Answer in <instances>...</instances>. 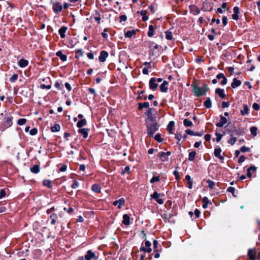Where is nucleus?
<instances>
[{"label":"nucleus","mask_w":260,"mask_h":260,"mask_svg":"<svg viewBox=\"0 0 260 260\" xmlns=\"http://www.w3.org/2000/svg\"><path fill=\"white\" fill-rule=\"evenodd\" d=\"M192 86L193 87V92L194 95L197 97L204 95L209 90V88L207 84H205L203 87H199L197 85Z\"/></svg>","instance_id":"f257e3e1"},{"label":"nucleus","mask_w":260,"mask_h":260,"mask_svg":"<svg viewBox=\"0 0 260 260\" xmlns=\"http://www.w3.org/2000/svg\"><path fill=\"white\" fill-rule=\"evenodd\" d=\"M147 134L148 136L152 137L154 133L158 129V125L155 122L147 123Z\"/></svg>","instance_id":"f03ea898"},{"label":"nucleus","mask_w":260,"mask_h":260,"mask_svg":"<svg viewBox=\"0 0 260 260\" xmlns=\"http://www.w3.org/2000/svg\"><path fill=\"white\" fill-rule=\"evenodd\" d=\"M248 256L250 260L260 259V253L257 252L255 248L249 249L248 250Z\"/></svg>","instance_id":"7ed1b4c3"},{"label":"nucleus","mask_w":260,"mask_h":260,"mask_svg":"<svg viewBox=\"0 0 260 260\" xmlns=\"http://www.w3.org/2000/svg\"><path fill=\"white\" fill-rule=\"evenodd\" d=\"M13 124L12 122V117H5L4 119V121L3 123V126L0 128V130L2 131H4L5 128H7L10 127Z\"/></svg>","instance_id":"20e7f679"},{"label":"nucleus","mask_w":260,"mask_h":260,"mask_svg":"<svg viewBox=\"0 0 260 260\" xmlns=\"http://www.w3.org/2000/svg\"><path fill=\"white\" fill-rule=\"evenodd\" d=\"M151 245V243L149 241H146L145 242V246L143 244L142 245L140 248V251H143L144 252L150 253L151 252L152 249L150 247Z\"/></svg>","instance_id":"39448f33"},{"label":"nucleus","mask_w":260,"mask_h":260,"mask_svg":"<svg viewBox=\"0 0 260 260\" xmlns=\"http://www.w3.org/2000/svg\"><path fill=\"white\" fill-rule=\"evenodd\" d=\"M171 154V152L170 151H167V152H164L160 151L158 153V156L160 158L162 161L165 162L169 160V156Z\"/></svg>","instance_id":"423d86ee"},{"label":"nucleus","mask_w":260,"mask_h":260,"mask_svg":"<svg viewBox=\"0 0 260 260\" xmlns=\"http://www.w3.org/2000/svg\"><path fill=\"white\" fill-rule=\"evenodd\" d=\"M152 111V109L149 108L145 113V114L147 116V117L146 119V122H147V123L156 121L154 117L153 116Z\"/></svg>","instance_id":"0eeeda50"},{"label":"nucleus","mask_w":260,"mask_h":260,"mask_svg":"<svg viewBox=\"0 0 260 260\" xmlns=\"http://www.w3.org/2000/svg\"><path fill=\"white\" fill-rule=\"evenodd\" d=\"M151 198L154 199L156 202L160 205H161L164 203L163 200L160 198V194L157 191H154L153 193L151 195Z\"/></svg>","instance_id":"6e6552de"},{"label":"nucleus","mask_w":260,"mask_h":260,"mask_svg":"<svg viewBox=\"0 0 260 260\" xmlns=\"http://www.w3.org/2000/svg\"><path fill=\"white\" fill-rule=\"evenodd\" d=\"M149 85L150 89L155 90L158 86V84L156 83V79L154 77L151 78L149 80Z\"/></svg>","instance_id":"1a4fd4ad"},{"label":"nucleus","mask_w":260,"mask_h":260,"mask_svg":"<svg viewBox=\"0 0 260 260\" xmlns=\"http://www.w3.org/2000/svg\"><path fill=\"white\" fill-rule=\"evenodd\" d=\"M230 134H234V136H242L245 134L244 129L240 127L238 129H235L233 131H230Z\"/></svg>","instance_id":"9d476101"},{"label":"nucleus","mask_w":260,"mask_h":260,"mask_svg":"<svg viewBox=\"0 0 260 260\" xmlns=\"http://www.w3.org/2000/svg\"><path fill=\"white\" fill-rule=\"evenodd\" d=\"M97 256L95 253L93 252L91 250H88L87 251L86 254L85 255V259L86 260H91L97 259Z\"/></svg>","instance_id":"9b49d317"},{"label":"nucleus","mask_w":260,"mask_h":260,"mask_svg":"<svg viewBox=\"0 0 260 260\" xmlns=\"http://www.w3.org/2000/svg\"><path fill=\"white\" fill-rule=\"evenodd\" d=\"M221 149L218 147L215 148L214 149V154L215 157L218 158L221 160L223 161L224 159V156L221 155Z\"/></svg>","instance_id":"f8f14e48"},{"label":"nucleus","mask_w":260,"mask_h":260,"mask_svg":"<svg viewBox=\"0 0 260 260\" xmlns=\"http://www.w3.org/2000/svg\"><path fill=\"white\" fill-rule=\"evenodd\" d=\"M220 121L216 124V126L218 127H223V126L228 122L227 119L221 115H220Z\"/></svg>","instance_id":"ddd939ff"},{"label":"nucleus","mask_w":260,"mask_h":260,"mask_svg":"<svg viewBox=\"0 0 260 260\" xmlns=\"http://www.w3.org/2000/svg\"><path fill=\"white\" fill-rule=\"evenodd\" d=\"M108 56V53L106 51H102L100 52L99 57V60L100 62H104L106 61V58Z\"/></svg>","instance_id":"4468645a"},{"label":"nucleus","mask_w":260,"mask_h":260,"mask_svg":"<svg viewBox=\"0 0 260 260\" xmlns=\"http://www.w3.org/2000/svg\"><path fill=\"white\" fill-rule=\"evenodd\" d=\"M89 129L88 128H80L78 129V133L83 136L84 138H87L88 135Z\"/></svg>","instance_id":"2eb2a0df"},{"label":"nucleus","mask_w":260,"mask_h":260,"mask_svg":"<svg viewBox=\"0 0 260 260\" xmlns=\"http://www.w3.org/2000/svg\"><path fill=\"white\" fill-rule=\"evenodd\" d=\"M125 203V199L123 198H120V199L115 201L113 204L114 206L118 205V208L120 209L122 206H123Z\"/></svg>","instance_id":"dca6fc26"},{"label":"nucleus","mask_w":260,"mask_h":260,"mask_svg":"<svg viewBox=\"0 0 260 260\" xmlns=\"http://www.w3.org/2000/svg\"><path fill=\"white\" fill-rule=\"evenodd\" d=\"M62 5L59 3H55L53 5V9L55 13H57L61 11Z\"/></svg>","instance_id":"f3484780"},{"label":"nucleus","mask_w":260,"mask_h":260,"mask_svg":"<svg viewBox=\"0 0 260 260\" xmlns=\"http://www.w3.org/2000/svg\"><path fill=\"white\" fill-rule=\"evenodd\" d=\"M256 169H257V168L256 167H255L254 166H251L250 167H249L247 170V177L248 178H251L252 176V173L255 172L256 171Z\"/></svg>","instance_id":"a211bd4d"},{"label":"nucleus","mask_w":260,"mask_h":260,"mask_svg":"<svg viewBox=\"0 0 260 260\" xmlns=\"http://www.w3.org/2000/svg\"><path fill=\"white\" fill-rule=\"evenodd\" d=\"M234 14L232 15V18L234 20H237L239 19V14L240 13L239 8L238 7H234L233 8Z\"/></svg>","instance_id":"6ab92c4d"},{"label":"nucleus","mask_w":260,"mask_h":260,"mask_svg":"<svg viewBox=\"0 0 260 260\" xmlns=\"http://www.w3.org/2000/svg\"><path fill=\"white\" fill-rule=\"evenodd\" d=\"M168 82L167 81H164L160 85L159 89L161 92H166L168 91Z\"/></svg>","instance_id":"aec40b11"},{"label":"nucleus","mask_w":260,"mask_h":260,"mask_svg":"<svg viewBox=\"0 0 260 260\" xmlns=\"http://www.w3.org/2000/svg\"><path fill=\"white\" fill-rule=\"evenodd\" d=\"M186 133L190 136H202L204 134V131L200 132H194L190 129L186 130Z\"/></svg>","instance_id":"412c9836"},{"label":"nucleus","mask_w":260,"mask_h":260,"mask_svg":"<svg viewBox=\"0 0 260 260\" xmlns=\"http://www.w3.org/2000/svg\"><path fill=\"white\" fill-rule=\"evenodd\" d=\"M122 223L125 225L130 224V216L128 214H124L123 216Z\"/></svg>","instance_id":"4be33fe9"},{"label":"nucleus","mask_w":260,"mask_h":260,"mask_svg":"<svg viewBox=\"0 0 260 260\" xmlns=\"http://www.w3.org/2000/svg\"><path fill=\"white\" fill-rule=\"evenodd\" d=\"M215 93L217 94L221 99H224L225 98L224 90L223 89L219 88H216L215 90Z\"/></svg>","instance_id":"5701e85b"},{"label":"nucleus","mask_w":260,"mask_h":260,"mask_svg":"<svg viewBox=\"0 0 260 260\" xmlns=\"http://www.w3.org/2000/svg\"><path fill=\"white\" fill-rule=\"evenodd\" d=\"M191 12L194 15H198L200 13V9L196 6L192 5L189 7Z\"/></svg>","instance_id":"b1692460"},{"label":"nucleus","mask_w":260,"mask_h":260,"mask_svg":"<svg viewBox=\"0 0 260 260\" xmlns=\"http://www.w3.org/2000/svg\"><path fill=\"white\" fill-rule=\"evenodd\" d=\"M249 109L246 104L243 105V109L240 110L242 115L244 116L249 114Z\"/></svg>","instance_id":"393cba45"},{"label":"nucleus","mask_w":260,"mask_h":260,"mask_svg":"<svg viewBox=\"0 0 260 260\" xmlns=\"http://www.w3.org/2000/svg\"><path fill=\"white\" fill-rule=\"evenodd\" d=\"M18 64L20 68H25L28 66V61L24 59H20L19 60Z\"/></svg>","instance_id":"a878e982"},{"label":"nucleus","mask_w":260,"mask_h":260,"mask_svg":"<svg viewBox=\"0 0 260 260\" xmlns=\"http://www.w3.org/2000/svg\"><path fill=\"white\" fill-rule=\"evenodd\" d=\"M241 84V81L237 78H234L231 83V86L233 88H235L239 86Z\"/></svg>","instance_id":"bb28decb"},{"label":"nucleus","mask_w":260,"mask_h":260,"mask_svg":"<svg viewBox=\"0 0 260 260\" xmlns=\"http://www.w3.org/2000/svg\"><path fill=\"white\" fill-rule=\"evenodd\" d=\"M91 189L94 192L100 193L101 190V187L98 184H94L92 186Z\"/></svg>","instance_id":"cd10ccee"},{"label":"nucleus","mask_w":260,"mask_h":260,"mask_svg":"<svg viewBox=\"0 0 260 260\" xmlns=\"http://www.w3.org/2000/svg\"><path fill=\"white\" fill-rule=\"evenodd\" d=\"M155 28L153 25H150L149 26V30L147 32V35L149 37H152L154 35Z\"/></svg>","instance_id":"c85d7f7f"},{"label":"nucleus","mask_w":260,"mask_h":260,"mask_svg":"<svg viewBox=\"0 0 260 260\" xmlns=\"http://www.w3.org/2000/svg\"><path fill=\"white\" fill-rule=\"evenodd\" d=\"M30 171L34 174H38L40 171V166L38 165H35L30 168Z\"/></svg>","instance_id":"c756f323"},{"label":"nucleus","mask_w":260,"mask_h":260,"mask_svg":"<svg viewBox=\"0 0 260 260\" xmlns=\"http://www.w3.org/2000/svg\"><path fill=\"white\" fill-rule=\"evenodd\" d=\"M149 103L148 102H144L143 103H139L138 104V109L139 110H142L143 108H149Z\"/></svg>","instance_id":"7c9ffc66"},{"label":"nucleus","mask_w":260,"mask_h":260,"mask_svg":"<svg viewBox=\"0 0 260 260\" xmlns=\"http://www.w3.org/2000/svg\"><path fill=\"white\" fill-rule=\"evenodd\" d=\"M139 13L142 16V19L143 21L145 22L148 19V17L147 16V12L146 10H142Z\"/></svg>","instance_id":"2f4dec72"},{"label":"nucleus","mask_w":260,"mask_h":260,"mask_svg":"<svg viewBox=\"0 0 260 260\" xmlns=\"http://www.w3.org/2000/svg\"><path fill=\"white\" fill-rule=\"evenodd\" d=\"M204 106L208 109L212 107V102L210 98H207L206 100L204 103Z\"/></svg>","instance_id":"473e14b6"},{"label":"nucleus","mask_w":260,"mask_h":260,"mask_svg":"<svg viewBox=\"0 0 260 260\" xmlns=\"http://www.w3.org/2000/svg\"><path fill=\"white\" fill-rule=\"evenodd\" d=\"M86 123H87V122H86V119H82L77 122V126L78 127L80 128V127H82V126L86 125Z\"/></svg>","instance_id":"72a5a7b5"},{"label":"nucleus","mask_w":260,"mask_h":260,"mask_svg":"<svg viewBox=\"0 0 260 260\" xmlns=\"http://www.w3.org/2000/svg\"><path fill=\"white\" fill-rule=\"evenodd\" d=\"M231 138L228 140V143L231 145H234L237 141V138L234 136V134H230Z\"/></svg>","instance_id":"f704fd0d"},{"label":"nucleus","mask_w":260,"mask_h":260,"mask_svg":"<svg viewBox=\"0 0 260 260\" xmlns=\"http://www.w3.org/2000/svg\"><path fill=\"white\" fill-rule=\"evenodd\" d=\"M196 154H197L196 152L194 151H192L190 152L189 153V156H188V160L191 161L194 160L195 156L196 155Z\"/></svg>","instance_id":"c9c22d12"},{"label":"nucleus","mask_w":260,"mask_h":260,"mask_svg":"<svg viewBox=\"0 0 260 260\" xmlns=\"http://www.w3.org/2000/svg\"><path fill=\"white\" fill-rule=\"evenodd\" d=\"M174 124H175L174 122L173 121H170V122L169 123V124L167 126V129L170 134L172 133L171 131L173 127H174Z\"/></svg>","instance_id":"e433bc0d"},{"label":"nucleus","mask_w":260,"mask_h":260,"mask_svg":"<svg viewBox=\"0 0 260 260\" xmlns=\"http://www.w3.org/2000/svg\"><path fill=\"white\" fill-rule=\"evenodd\" d=\"M183 124L186 127H190L192 125V122L188 119H185L183 120Z\"/></svg>","instance_id":"4c0bfd02"},{"label":"nucleus","mask_w":260,"mask_h":260,"mask_svg":"<svg viewBox=\"0 0 260 260\" xmlns=\"http://www.w3.org/2000/svg\"><path fill=\"white\" fill-rule=\"evenodd\" d=\"M166 38L168 40H171L173 39V34L171 31L167 30L165 31Z\"/></svg>","instance_id":"58836bf2"},{"label":"nucleus","mask_w":260,"mask_h":260,"mask_svg":"<svg viewBox=\"0 0 260 260\" xmlns=\"http://www.w3.org/2000/svg\"><path fill=\"white\" fill-rule=\"evenodd\" d=\"M135 34H136V32L134 30H128L127 32H125V36L126 37L131 38L134 35H135Z\"/></svg>","instance_id":"ea45409f"},{"label":"nucleus","mask_w":260,"mask_h":260,"mask_svg":"<svg viewBox=\"0 0 260 260\" xmlns=\"http://www.w3.org/2000/svg\"><path fill=\"white\" fill-rule=\"evenodd\" d=\"M43 185L49 188H52V183L51 181L49 180H45L43 181Z\"/></svg>","instance_id":"a19ab883"},{"label":"nucleus","mask_w":260,"mask_h":260,"mask_svg":"<svg viewBox=\"0 0 260 260\" xmlns=\"http://www.w3.org/2000/svg\"><path fill=\"white\" fill-rule=\"evenodd\" d=\"M56 55L58 56V57H59L60 59L63 61H65V55L62 54V51H59L58 52H56Z\"/></svg>","instance_id":"79ce46f5"},{"label":"nucleus","mask_w":260,"mask_h":260,"mask_svg":"<svg viewBox=\"0 0 260 260\" xmlns=\"http://www.w3.org/2000/svg\"><path fill=\"white\" fill-rule=\"evenodd\" d=\"M59 33L61 38H65V26H62L59 30Z\"/></svg>","instance_id":"37998d69"},{"label":"nucleus","mask_w":260,"mask_h":260,"mask_svg":"<svg viewBox=\"0 0 260 260\" xmlns=\"http://www.w3.org/2000/svg\"><path fill=\"white\" fill-rule=\"evenodd\" d=\"M160 180V178L159 176H153V177L150 179V182L151 183H154L156 182H158Z\"/></svg>","instance_id":"c03bdc74"},{"label":"nucleus","mask_w":260,"mask_h":260,"mask_svg":"<svg viewBox=\"0 0 260 260\" xmlns=\"http://www.w3.org/2000/svg\"><path fill=\"white\" fill-rule=\"evenodd\" d=\"M60 129V125L58 124H55L54 126L51 127V130L52 132H56Z\"/></svg>","instance_id":"a18cd8bd"},{"label":"nucleus","mask_w":260,"mask_h":260,"mask_svg":"<svg viewBox=\"0 0 260 260\" xmlns=\"http://www.w3.org/2000/svg\"><path fill=\"white\" fill-rule=\"evenodd\" d=\"M207 183L208 184V187L211 189L213 188L215 185V183L213 181L209 179L207 180Z\"/></svg>","instance_id":"49530a36"},{"label":"nucleus","mask_w":260,"mask_h":260,"mask_svg":"<svg viewBox=\"0 0 260 260\" xmlns=\"http://www.w3.org/2000/svg\"><path fill=\"white\" fill-rule=\"evenodd\" d=\"M83 55V52L82 49H78L76 52V58H79L80 57Z\"/></svg>","instance_id":"de8ad7c7"},{"label":"nucleus","mask_w":260,"mask_h":260,"mask_svg":"<svg viewBox=\"0 0 260 260\" xmlns=\"http://www.w3.org/2000/svg\"><path fill=\"white\" fill-rule=\"evenodd\" d=\"M257 128L255 126H252L250 128V133L252 135H254V136H256V134H257Z\"/></svg>","instance_id":"09e8293b"},{"label":"nucleus","mask_w":260,"mask_h":260,"mask_svg":"<svg viewBox=\"0 0 260 260\" xmlns=\"http://www.w3.org/2000/svg\"><path fill=\"white\" fill-rule=\"evenodd\" d=\"M26 122V119L25 118H20L17 121V123L19 125H23Z\"/></svg>","instance_id":"8fccbe9b"},{"label":"nucleus","mask_w":260,"mask_h":260,"mask_svg":"<svg viewBox=\"0 0 260 260\" xmlns=\"http://www.w3.org/2000/svg\"><path fill=\"white\" fill-rule=\"evenodd\" d=\"M227 191H229V192H231L232 193L233 196L234 197H236V196L235 194V189L234 187H229L228 188H227Z\"/></svg>","instance_id":"3c124183"},{"label":"nucleus","mask_w":260,"mask_h":260,"mask_svg":"<svg viewBox=\"0 0 260 260\" xmlns=\"http://www.w3.org/2000/svg\"><path fill=\"white\" fill-rule=\"evenodd\" d=\"M17 79H18V75L16 74H14L10 78V81L11 82H15L17 80Z\"/></svg>","instance_id":"603ef678"},{"label":"nucleus","mask_w":260,"mask_h":260,"mask_svg":"<svg viewBox=\"0 0 260 260\" xmlns=\"http://www.w3.org/2000/svg\"><path fill=\"white\" fill-rule=\"evenodd\" d=\"M155 140L158 142H161L163 139L161 138L160 134H157L154 137Z\"/></svg>","instance_id":"864d4df0"},{"label":"nucleus","mask_w":260,"mask_h":260,"mask_svg":"<svg viewBox=\"0 0 260 260\" xmlns=\"http://www.w3.org/2000/svg\"><path fill=\"white\" fill-rule=\"evenodd\" d=\"M37 133H38V129L36 128H34L31 129L29 132V134L31 136H35V135H37Z\"/></svg>","instance_id":"5fc2aeb1"},{"label":"nucleus","mask_w":260,"mask_h":260,"mask_svg":"<svg viewBox=\"0 0 260 260\" xmlns=\"http://www.w3.org/2000/svg\"><path fill=\"white\" fill-rule=\"evenodd\" d=\"M240 151L243 153L249 152L250 151V148L246 146H242L240 149Z\"/></svg>","instance_id":"6e6d98bb"},{"label":"nucleus","mask_w":260,"mask_h":260,"mask_svg":"<svg viewBox=\"0 0 260 260\" xmlns=\"http://www.w3.org/2000/svg\"><path fill=\"white\" fill-rule=\"evenodd\" d=\"M108 31V29L107 28H105L104 29V31L102 33V36L105 38V39H107L108 37V34H107V31Z\"/></svg>","instance_id":"4d7b16f0"},{"label":"nucleus","mask_w":260,"mask_h":260,"mask_svg":"<svg viewBox=\"0 0 260 260\" xmlns=\"http://www.w3.org/2000/svg\"><path fill=\"white\" fill-rule=\"evenodd\" d=\"M193 213H194V215L195 216L194 218H199L200 217V211L199 209H196L194 210V212Z\"/></svg>","instance_id":"13d9d810"},{"label":"nucleus","mask_w":260,"mask_h":260,"mask_svg":"<svg viewBox=\"0 0 260 260\" xmlns=\"http://www.w3.org/2000/svg\"><path fill=\"white\" fill-rule=\"evenodd\" d=\"M215 135L216 136V141L217 142H219L221 140V139L222 137V135H221L219 133H216Z\"/></svg>","instance_id":"bf43d9fd"},{"label":"nucleus","mask_w":260,"mask_h":260,"mask_svg":"<svg viewBox=\"0 0 260 260\" xmlns=\"http://www.w3.org/2000/svg\"><path fill=\"white\" fill-rule=\"evenodd\" d=\"M252 108L255 111H258L260 109V106L257 103H254L252 105Z\"/></svg>","instance_id":"052dcab7"},{"label":"nucleus","mask_w":260,"mask_h":260,"mask_svg":"<svg viewBox=\"0 0 260 260\" xmlns=\"http://www.w3.org/2000/svg\"><path fill=\"white\" fill-rule=\"evenodd\" d=\"M203 203L205 204H211V202L209 200L208 198L206 197H205L202 199Z\"/></svg>","instance_id":"680f3d73"},{"label":"nucleus","mask_w":260,"mask_h":260,"mask_svg":"<svg viewBox=\"0 0 260 260\" xmlns=\"http://www.w3.org/2000/svg\"><path fill=\"white\" fill-rule=\"evenodd\" d=\"M173 175H174L176 180H180V178L179 175V173L177 171H174L173 172Z\"/></svg>","instance_id":"e2e57ef3"},{"label":"nucleus","mask_w":260,"mask_h":260,"mask_svg":"<svg viewBox=\"0 0 260 260\" xmlns=\"http://www.w3.org/2000/svg\"><path fill=\"white\" fill-rule=\"evenodd\" d=\"M119 19H120V21H119L120 22H121L122 21H125L127 19V17L125 15H122L120 16Z\"/></svg>","instance_id":"0e129e2a"},{"label":"nucleus","mask_w":260,"mask_h":260,"mask_svg":"<svg viewBox=\"0 0 260 260\" xmlns=\"http://www.w3.org/2000/svg\"><path fill=\"white\" fill-rule=\"evenodd\" d=\"M41 88L42 89H49L51 88V85H46L45 84H41V86H40Z\"/></svg>","instance_id":"69168bd1"},{"label":"nucleus","mask_w":260,"mask_h":260,"mask_svg":"<svg viewBox=\"0 0 260 260\" xmlns=\"http://www.w3.org/2000/svg\"><path fill=\"white\" fill-rule=\"evenodd\" d=\"M245 159H246V157L244 155H241L240 156V157L239 158L238 162L239 164H241L242 162L244 161L245 160Z\"/></svg>","instance_id":"338daca9"},{"label":"nucleus","mask_w":260,"mask_h":260,"mask_svg":"<svg viewBox=\"0 0 260 260\" xmlns=\"http://www.w3.org/2000/svg\"><path fill=\"white\" fill-rule=\"evenodd\" d=\"M229 106H230V103L229 102H222L221 106H222V108H228L229 107Z\"/></svg>","instance_id":"774afa93"}]
</instances>
